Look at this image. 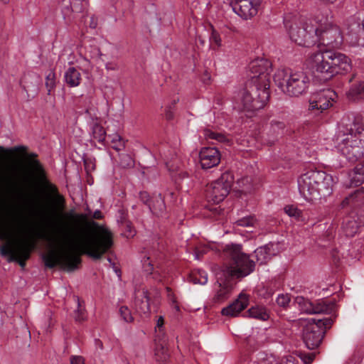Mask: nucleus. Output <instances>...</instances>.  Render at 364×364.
<instances>
[{"label":"nucleus","mask_w":364,"mask_h":364,"mask_svg":"<svg viewBox=\"0 0 364 364\" xmlns=\"http://www.w3.org/2000/svg\"><path fill=\"white\" fill-rule=\"evenodd\" d=\"M51 227L56 240L62 245H67V248L60 253L53 251L42 255L45 266L50 269L59 265L68 271H74L81 263L80 255H87L93 259H100L113 245L112 234L107 229L100 230L86 241H80L68 226L60 228L52 224Z\"/></svg>","instance_id":"f257e3e1"},{"label":"nucleus","mask_w":364,"mask_h":364,"mask_svg":"<svg viewBox=\"0 0 364 364\" xmlns=\"http://www.w3.org/2000/svg\"><path fill=\"white\" fill-rule=\"evenodd\" d=\"M0 151L5 154L20 153L25 159L24 165H12L6 170H0V193L2 199L6 200L12 193L30 190L38 181L46 178V173L38 154L28 152V147L23 145L10 148L0 146Z\"/></svg>","instance_id":"f03ea898"},{"label":"nucleus","mask_w":364,"mask_h":364,"mask_svg":"<svg viewBox=\"0 0 364 364\" xmlns=\"http://www.w3.org/2000/svg\"><path fill=\"white\" fill-rule=\"evenodd\" d=\"M250 79L241 91L240 100L247 111L262 109L269 98L272 63L264 58L252 60L249 65Z\"/></svg>","instance_id":"7ed1b4c3"},{"label":"nucleus","mask_w":364,"mask_h":364,"mask_svg":"<svg viewBox=\"0 0 364 364\" xmlns=\"http://www.w3.org/2000/svg\"><path fill=\"white\" fill-rule=\"evenodd\" d=\"M336 149L351 163L364 156V113L357 114L337 136Z\"/></svg>","instance_id":"20e7f679"},{"label":"nucleus","mask_w":364,"mask_h":364,"mask_svg":"<svg viewBox=\"0 0 364 364\" xmlns=\"http://www.w3.org/2000/svg\"><path fill=\"white\" fill-rule=\"evenodd\" d=\"M310 62L315 76L324 81L351 69V61L348 56L330 50L312 53Z\"/></svg>","instance_id":"39448f33"},{"label":"nucleus","mask_w":364,"mask_h":364,"mask_svg":"<svg viewBox=\"0 0 364 364\" xmlns=\"http://www.w3.org/2000/svg\"><path fill=\"white\" fill-rule=\"evenodd\" d=\"M333 179L325 171L309 170L298 178V188L301 196L306 201L329 196L333 191Z\"/></svg>","instance_id":"423d86ee"},{"label":"nucleus","mask_w":364,"mask_h":364,"mask_svg":"<svg viewBox=\"0 0 364 364\" xmlns=\"http://www.w3.org/2000/svg\"><path fill=\"white\" fill-rule=\"evenodd\" d=\"M224 268L228 277L243 278L255 271V262L242 252L240 245H227L223 250Z\"/></svg>","instance_id":"0eeeda50"},{"label":"nucleus","mask_w":364,"mask_h":364,"mask_svg":"<svg viewBox=\"0 0 364 364\" xmlns=\"http://www.w3.org/2000/svg\"><path fill=\"white\" fill-rule=\"evenodd\" d=\"M284 24L290 39L297 45L311 47L317 43V26L311 19L288 14L284 18Z\"/></svg>","instance_id":"6e6552de"},{"label":"nucleus","mask_w":364,"mask_h":364,"mask_svg":"<svg viewBox=\"0 0 364 364\" xmlns=\"http://www.w3.org/2000/svg\"><path fill=\"white\" fill-rule=\"evenodd\" d=\"M273 79L276 85L291 97H298L304 94L310 83L309 77L304 73H290L286 69L278 70Z\"/></svg>","instance_id":"1a4fd4ad"},{"label":"nucleus","mask_w":364,"mask_h":364,"mask_svg":"<svg viewBox=\"0 0 364 364\" xmlns=\"http://www.w3.org/2000/svg\"><path fill=\"white\" fill-rule=\"evenodd\" d=\"M333 321L331 318L321 319L311 318L303 329V340L306 346L310 350L317 348L329 329Z\"/></svg>","instance_id":"9d476101"},{"label":"nucleus","mask_w":364,"mask_h":364,"mask_svg":"<svg viewBox=\"0 0 364 364\" xmlns=\"http://www.w3.org/2000/svg\"><path fill=\"white\" fill-rule=\"evenodd\" d=\"M35 247L34 241L26 240L16 245L8 244L1 246L0 254L2 257H7L9 262H16L21 267H24Z\"/></svg>","instance_id":"9b49d317"},{"label":"nucleus","mask_w":364,"mask_h":364,"mask_svg":"<svg viewBox=\"0 0 364 364\" xmlns=\"http://www.w3.org/2000/svg\"><path fill=\"white\" fill-rule=\"evenodd\" d=\"M234 177L230 172L222 173L216 181L212 182L206 189V197L214 203L222 202L228 195L233 184Z\"/></svg>","instance_id":"f8f14e48"},{"label":"nucleus","mask_w":364,"mask_h":364,"mask_svg":"<svg viewBox=\"0 0 364 364\" xmlns=\"http://www.w3.org/2000/svg\"><path fill=\"white\" fill-rule=\"evenodd\" d=\"M17 193H11L6 201L3 200L0 193V240H8L14 231V223L11 214V204Z\"/></svg>","instance_id":"ddd939ff"},{"label":"nucleus","mask_w":364,"mask_h":364,"mask_svg":"<svg viewBox=\"0 0 364 364\" xmlns=\"http://www.w3.org/2000/svg\"><path fill=\"white\" fill-rule=\"evenodd\" d=\"M294 302L298 305L301 312L308 314H330L334 311L336 307V304L333 301L320 299L312 302L309 299L301 296H296Z\"/></svg>","instance_id":"4468645a"},{"label":"nucleus","mask_w":364,"mask_h":364,"mask_svg":"<svg viewBox=\"0 0 364 364\" xmlns=\"http://www.w3.org/2000/svg\"><path fill=\"white\" fill-rule=\"evenodd\" d=\"M316 28L318 43L330 48H338L342 45L343 36L337 25L330 23L322 27L317 26Z\"/></svg>","instance_id":"2eb2a0df"},{"label":"nucleus","mask_w":364,"mask_h":364,"mask_svg":"<svg viewBox=\"0 0 364 364\" xmlns=\"http://www.w3.org/2000/svg\"><path fill=\"white\" fill-rule=\"evenodd\" d=\"M346 38L352 46H364V20L350 16L346 22Z\"/></svg>","instance_id":"dca6fc26"},{"label":"nucleus","mask_w":364,"mask_h":364,"mask_svg":"<svg viewBox=\"0 0 364 364\" xmlns=\"http://www.w3.org/2000/svg\"><path fill=\"white\" fill-rule=\"evenodd\" d=\"M262 0H231L232 11L242 19L247 20L255 16Z\"/></svg>","instance_id":"f3484780"},{"label":"nucleus","mask_w":364,"mask_h":364,"mask_svg":"<svg viewBox=\"0 0 364 364\" xmlns=\"http://www.w3.org/2000/svg\"><path fill=\"white\" fill-rule=\"evenodd\" d=\"M336 97V93L331 90H322L314 93L309 99V110H318L322 112L332 105Z\"/></svg>","instance_id":"a211bd4d"},{"label":"nucleus","mask_w":364,"mask_h":364,"mask_svg":"<svg viewBox=\"0 0 364 364\" xmlns=\"http://www.w3.org/2000/svg\"><path fill=\"white\" fill-rule=\"evenodd\" d=\"M87 0H63L61 12L67 23L74 21L79 14L84 12L87 9Z\"/></svg>","instance_id":"6ab92c4d"},{"label":"nucleus","mask_w":364,"mask_h":364,"mask_svg":"<svg viewBox=\"0 0 364 364\" xmlns=\"http://www.w3.org/2000/svg\"><path fill=\"white\" fill-rule=\"evenodd\" d=\"M232 278L228 277L223 272L220 271L217 274V283L218 289L213 297L215 302H222L228 298L233 287Z\"/></svg>","instance_id":"aec40b11"},{"label":"nucleus","mask_w":364,"mask_h":364,"mask_svg":"<svg viewBox=\"0 0 364 364\" xmlns=\"http://www.w3.org/2000/svg\"><path fill=\"white\" fill-rule=\"evenodd\" d=\"M199 159L201 168L209 169L219 164L221 154L215 147H203L200 151Z\"/></svg>","instance_id":"412c9836"},{"label":"nucleus","mask_w":364,"mask_h":364,"mask_svg":"<svg viewBox=\"0 0 364 364\" xmlns=\"http://www.w3.org/2000/svg\"><path fill=\"white\" fill-rule=\"evenodd\" d=\"M248 301L247 296L240 294L237 299L222 309L221 314L224 316H236L247 306Z\"/></svg>","instance_id":"4be33fe9"},{"label":"nucleus","mask_w":364,"mask_h":364,"mask_svg":"<svg viewBox=\"0 0 364 364\" xmlns=\"http://www.w3.org/2000/svg\"><path fill=\"white\" fill-rule=\"evenodd\" d=\"M134 307L140 314H147L150 311L149 297L147 290L136 289L134 292Z\"/></svg>","instance_id":"5701e85b"},{"label":"nucleus","mask_w":364,"mask_h":364,"mask_svg":"<svg viewBox=\"0 0 364 364\" xmlns=\"http://www.w3.org/2000/svg\"><path fill=\"white\" fill-rule=\"evenodd\" d=\"M361 225L355 215H348L343 218L342 230L347 237H353L358 232Z\"/></svg>","instance_id":"b1692460"},{"label":"nucleus","mask_w":364,"mask_h":364,"mask_svg":"<svg viewBox=\"0 0 364 364\" xmlns=\"http://www.w3.org/2000/svg\"><path fill=\"white\" fill-rule=\"evenodd\" d=\"M332 18V11L328 5L324 4L323 6L319 8L314 19H311L313 22H315V26L318 27H322L330 23H332L329 20Z\"/></svg>","instance_id":"393cba45"},{"label":"nucleus","mask_w":364,"mask_h":364,"mask_svg":"<svg viewBox=\"0 0 364 364\" xmlns=\"http://www.w3.org/2000/svg\"><path fill=\"white\" fill-rule=\"evenodd\" d=\"M364 203V193L360 189L356 190L353 193L346 197L341 203L343 208L350 207L356 210Z\"/></svg>","instance_id":"a878e982"},{"label":"nucleus","mask_w":364,"mask_h":364,"mask_svg":"<svg viewBox=\"0 0 364 364\" xmlns=\"http://www.w3.org/2000/svg\"><path fill=\"white\" fill-rule=\"evenodd\" d=\"M155 356L159 362H166L169 358L165 338H156Z\"/></svg>","instance_id":"bb28decb"},{"label":"nucleus","mask_w":364,"mask_h":364,"mask_svg":"<svg viewBox=\"0 0 364 364\" xmlns=\"http://www.w3.org/2000/svg\"><path fill=\"white\" fill-rule=\"evenodd\" d=\"M149 210L155 215L163 216L166 210V205L161 195L151 198V204H148Z\"/></svg>","instance_id":"cd10ccee"},{"label":"nucleus","mask_w":364,"mask_h":364,"mask_svg":"<svg viewBox=\"0 0 364 364\" xmlns=\"http://www.w3.org/2000/svg\"><path fill=\"white\" fill-rule=\"evenodd\" d=\"M64 79L66 84L70 87H77L81 82V74L74 67H70L65 73Z\"/></svg>","instance_id":"c85d7f7f"},{"label":"nucleus","mask_w":364,"mask_h":364,"mask_svg":"<svg viewBox=\"0 0 364 364\" xmlns=\"http://www.w3.org/2000/svg\"><path fill=\"white\" fill-rule=\"evenodd\" d=\"M250 318H256L260 321H267L269 318V313L266 307L262 306H255L251 307L246 313Z\"/></svg>","instance_id":"c756f323"},{"label":"nucleus","mask_w":364,"mask_h":364,"mask_svg":"<svg viewBox=\"0 0 364 364\" xmlns=\"http://www.w3.org/2000/svg\"><path fill=\"white\" fill-rule=\"evenodd\" d=\"M166 166L171 172L172 178H173L177 183L188 178V173L181 170L179 166H175L173 161L166 162Z\"/></svg>","instance_id":"7c9ffc66"},{"label":"nucleus","mask_w":364,"mask_h":364,"mask_svg":"<svg viewBox=\"0 0 364 364\" xmlns=\"http://www.w3.org/2000/svg\"><path fill=\"white\" fill-rule=\"evenodd\" d=\"M257 262L259 264H263L267 262L271 259L272 253L270 247L268 245L262 246L256 249L254 252Z\"/></svg>","instance_id":"2f4dec72"},{"label":"nucleus","mask_w":364,"mask_h":364,"mask_svg":"<svg viewBox=\"0 0 364 364\" xmlns=\"http://www.w3.org/2000/svg\"><path fill=\"white\" fill-rule=\"evenodd\" d=\"M92 136L102 144H105L107 137L106 132L102 126L97 122H94L91 126Z\"/></svg>","instance_id":"473e14b6"},{"label":"nucleus","mask_w":364,"mask_h":364,"mask_svg":"<svg viewBox=\"0 0 364 364\" xmlns=\"http://www.w3.org/2000/svg\"><path fill=\"white\" fill-rule=\"evenodd\" d=\"M189 279L190 282L195 284H198L204 285L208 282V274L205 271L202 269L195 270L190 274Z\"/></svg>","instance_id":"72a5a7b5"},{"label":"nucleus","mask_w":364,"mask_h":364,"mask_svg":"<svg viewBox=\"0 0 364 364\" xmlns=\"http://www.w3.org/2000/svg\"><path fill=\"white\" fill-rule=\"evenodd\" d=\"M364 96V82H359L351 86L348 91V97L353 100L363 98Z\"/></svg>","instance_id":"f704fd0d"},{"label":"nucleus","mask_w":364,"mask_h":364,"mask_svg":"<svg viewBox=\"0 0 364 364\" xmlns=\"http://www.w3.org/2000/svg\"><path fill=\"white\" fill-rule=\"evenodd\" d=\"M285 124L283 122L272 121L270 126V132L274 138L277 139L284 134Z\"/></svg>","instance_id":"c9c22d12"},{"label":"nucleus","mask_w":364,"mask_h":364,"mask_svg":"<svg viewBox=\"0 0 364 364\" xmlns=\"http://www.w3.org/2000/svg\"><path fill=\"white\" fill-rule=\"evenodd\" d=\"M110 142L112 148L119 151L124 148V142L118 134H108L106 137Z\"/></svg>","instance_id":"e433bc0d"},{"label":"nucleus","mask_w":364,"mask_h":364,"mask_svg":"<svg viewBox=\"0 0 364 364\" xmlns=\"http://www.w3.org/2000/svg\"><path fill=\"white\" fill-rule=\"evenodd\" d=\"M203 135L206 139L215 140L219 142H225L227 141V138L223 134L214 132L209 128L204 129Z\"/></svg>","instance_id":"4c0bfd02"},{"label":"nucleus","mask_w":364,"mask_h":364,"mask_svg":"<svg viewBox=\"0 0 364 364\" xmlns=\"http://www.w3.org/2000/svg\"><path fill=\"white\" fill-rule=\"evenodd\" d=\"M363 183L364 172L363 170H360V167H356L350 178V185L357 187L361 186Z\"/></svg>","instance_id":"58836bf2"},{"label":"nucleus","mask_w":364,"mask_h":364,"mask_svg":"<svg viewBox=\"0 0 364 364\" xmlns=\"http://www.w3.org/2000/svg\"><path fill=\"white\" fill-rule=\"evenodd\" d=\"M45 85L48 91L47 94L48 95H51L52 91L55 88L56 86L55 73L53 70H50L46 75Z\"/></svg>","instance_id":"ea45409f"},{"label":"nucleus","mask_w":364,"mask_h":364,"mask_svg":"<svg viewBox=\"0 0 364 364\" xmlns=\"http://www.w3.org/2000/svg\"><path fill=\"white\" fill-rule=\"evenodd\" d=\"M284 212L289 216L294 218L299 221H303V215L301 210L294 205H287L284 208Z\"/></svg>","instance_id":"a19ab883"},{"label":"nucleus","mask_w":364,"mask_h":364,"mask_svg":"<svg viewBox=\"0 0 364 364\" xmlns=\"http://www.w3.org/2000/svg\"><path fill=\"white\" fill-rule=\"evenodd\" d=\"M48 189L53 194V196L55 198L56 203L58 204V205L60 207H61L62 208H63L65 205V198L62 195H60L58 193V190L57 187L55 185L49 184Z\"/></svg>","instance_id":"79ce46f5"},{"label":"nucleus","mask_w":364,"mask_h":364,"mask_svg":"<svg viewBox=\"0 0 364 364\" xmlns=\"http://www.w3.org/2000/svg\"><path fill=\"white\" fill-rule=\"evenodd\" d=\"M77 302V309L75 311V319L77 322L83 321L86 319L87 315L85 309L82 307L79 297H76Z\"/></svg>","instance_id":"37998d69"},{"label":"nucleus","mask_w":364,"mask_h":364,"mask_svg":"<svg viewBox=\"0 0 364 364\" xmlns=\"http://www.w3.org/2000/svg\"><path fill=\"white\" fill-rule=\"evenodd\" d=\"M290 301L291 296L289 294H279L276 299L277 305L284 309L289 307Z\"/></svg>","instance_id":"c03bdc74"},{"label":"nucleus","mask_w":364,"mask_h":364,"mask_svg":"<svg viewBox=\"0 0 364 364\" xmlns=\"http://www.w3.org/2000/svg\"><path fill=\"white\" fill-rule=\"evenodd\" d=\"M120 166L124 168H132L134 166V161L129 154H122L120 156Z\"/></svg>","instance_id":"a18cd8bd"},{"label":"nucleus","mask_w":364,"mask_h":364,"mask_svg":"<svg viewBox=\"0 0 364 364\" xmlns=\"http://www.w3.org/2000/svg\"><path fill=\"white\" fill-rule=\"evenodd\" d=\"M164 317L160 316L156 321V339L165 338V333L164 331Z\"/></svg>","instance_id":"49530a36"},{"label":"nucleus","mask_w":364,"mask_h":364,"mask_svg":"<svg viewBox=\"0 0 364 364\" xmlns=\"http://www.w3.org/2000/svg\"><path fill=\"white\" fill-rule=\"evenodd\" d=\"M256 220L253 216H247L237 220L236 223L238 226L250 227L253 226Z\"/></svg>","instance_id":"de8ad7c7"},{"label":"nucleus","mask_w":364,"mask_h":364,"mask_svg":"<svg viewBox=\"0 0 364 364\" xmlns=\"http://www.w3.org/2000/svg\"><path fill=\"white\" fill-rule=\"evenodd\" d=\"M144 272L148 274H152L154 270V264L150 257H144L141 260Z\"/></svg>","instance_id":"09e8293b"},{"label":"nucleus","mask_w":364,"mask_h":364,"mask_svg":"<svg viewBox=\"0 0 364 364\" xmlns=\"http://www.w3.org/2000/svg\"><path fill=\"white\" fill-rule=\"evenodd\" d=\"M119 313L122 316V318L126 321V322H131L133 321V317L132 316L130 310L127 306H121L119 309Z\"/></svg>","instance_id":"8fccbe9b"},{"label":"nucleus","mask_w":364,"mask_h":364,"mask_svg":"<svg viewBox=\"0 0 364 364\" xmlns=\"http://www.w3.org/2000/svg\"><path fill=\"white\" fill-rule=\"evenodd\" d=\"M316 354L314 353H301V359L305 364H311L314 360Z\"/></svg>","instance_id":"3c124183"},{"label":"nucleus","mask_w":364,"mask_h":364,"mask_svg":"<svg viewBox=\"0 0 364 364\" xmlns=\"http://www.w3.org/2000/svg\"><path fill=\"white\" fill-rule=\"evenodd\" d=\"M139 199L140 200L148 206V204H151V198H150L149 194L146 191H141L139 192Z\"/></svg>","instance_id":"603ef678"},{"label":"nucleus","mask_w":364,"mask_h":364,"mask_svg":"<svg viewBox=\"0 0 364 364\" xmlns=\"http://www.w3.org/2000/svg\"><path fill=\"white\" fill-rule=\"evenodd\" d=\"M210 41L211 43H215L218 46L221 45V38L220 34L215 30L213 31L210 35Z\"/></svg>","instance_id":"864d4df0"},{"label":"nucleus","mask_w":364,"mask_h":364,"mask_svg":"<svg viewBox=\"0 0 364 364\" xmlns=\"http://www.w3.org/2000/svg\"><path fill=\"white\" fill-rule=\"evenodd\" d=\"M70 360V364H85V359L80 355H72Z\"/></svg>","instance_id":"5fc2aeb1"},{"label":"nucleus","mask_w":364,"mask_h":364,"mask_svg":"<svg viewBox=\"0 0 364 364\" xmlns=\"http://www.w3.org/2000/svg\"><path fill=\"white\" fill-rule=\"evenodd\" d=\"M126 231L127 233L126 234V236L128 237H133L134 235V230L132 229V226L130 222H126L124 224Z\"/></svg>","instance_id":"6e6d98bb"},{"label":"nucleus","mask_w":364,"mask_h":364,"mask_svg":"<svg viewBox=\"0 0 364 364\" xmlns=\"http://www.w3.org/2000/svg\"><path fill=\"white\" fill-rule=\"evenodd\" d=\"M119 216L118 221H119L122 224H124L126 222H127L126 220L127 213H125V211L124 210H119Z\"/></svg>","instance_id":"4d7b16f0"},{"label":"nucleus","mask_w":364,"mask_h":364,"mask_svg":"<svg viewBox=\"0 0 364 364\" xmlns=\"http://www.w3.org/2000/svg\"><path fill=\"white\" fill-rule=\"evenodd\" d=\"M273 294H274L273 288H272L270 287H267L266 294H265V295L264 296L265 298H268V297L272 296L273 295Z\"/></svg>","instance_id":"13d9d810"},{"label":"nucleus","mask_w":364,"mask_h":364,"mask_svg":"<svg viewBox=\"0 0 364 364\" xmlns=\"http://www.w3.org/2000/svg\"><path fill=\"white\" fill-rule=\"evenodd\" d=\"M97 23L96 19L93 16L91 17L90 27L92 28H95L97 27Z\"/></svg>","instance_id":"bf43d9fd"},{"label":"nucleus","mask_w":364,"mask_h":364,"mask_svg":"<svg viewBox=\"0 0 364 364\" xmlns=\"http://www.w3.org/2000/svg\"><path fill=\"white\" fill-rule=\"evenodd\" d=\"M102 214L100 210H95L93 213V218L95 219H101Z\"/></svg>","instance_id":"052dcab7"},{"label":"nucleus","mask_w":364,"mask_h":364,"mask_svg":"<svg viewBox=\"0 0 364 364\" xmlns=\"http://www.w3.org/2000/svg\"><path fill=\"white\" fill-rule=\"evenodd\" d=\"M95 344L96 347L100 348L101 350L103 349V343L100 339H95Z\"/></svg>","instance_id":"680f3d73"},{"label":"nucleus","mask_w":364,"mask_h":364,"mask_svg":"<svg viewBox=\"0 0 364 364\" xmlns=\"http://www.w3.org/2000/svg\"><path fill=\"white\" fill-rule=\"evenodd\" d=\"M320 2L326 5L333 4L337 0H318Z\"/></svg>","instance_id":"e2e57ef3"},{"label":"nucleus","mask_w":364,"mask_h":364,"mask_svg":"<svg viewBox=\"0 0 364 364\" xmlns=\"http://www.w3.org/2000/svg\"><path fill=\"white\" fill-rule=\"evenodd\" d=\"M173 117V112L170 109L166 110V119L168 120H171V119H172Z\"/></svg>","instance_id":"0e129e2a"},{"label":"nucleus","mask_w":364,"mask_h":364,"mask_svg":"<svg viewBox=\"0 0 364 364\" xmlns=\"http://www.w3.org/2000/svg\"><path fill=\"white\" fill-rule=\"evenodd\" d=\"M279 364H296V363L291 359H287L286 360H282Z\"/></svg>","instance_id":"69168bd1"},{"label":"nucleus","mask_w":364,"mask_h":364,"mask_svg":"<svg viewBox=\"0 0 364 364\" xmlns=\"http://www.w3.org/2000/svg\"><path fill=\"white\" fill-rule=\"evenodd\" d=\"M77 217L81 220H84L86 218L85 215H84V214H79L77 215Z\"/></svg>","instance_id":"338daca9"},{"label":"nucleus","mask_w":364,"mask_h":364,"mask_svg":"<svg viewBox=\"0 0 364 364\" xmlns=\"http://www.w3.org/2000/svg\"><path fill=\"white\" fill-rule=\"evenodd\" d=\"M0 1H1L2 3L5 4H7V3H9V0H0Z\"/></svg>","instance_id":"774afa93"}]
</instances>
